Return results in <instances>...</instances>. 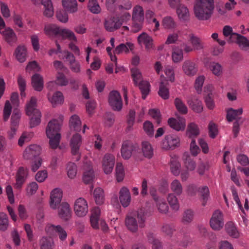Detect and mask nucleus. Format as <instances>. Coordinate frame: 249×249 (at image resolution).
<instances>
[{"label":"nucleus","mask_w":249,"mask_h":249,"mask_svg":"<svg viewBox=\"0 0 249 249\" xmlns=\"http://www.w3.org/2000/svg\"><path fill=\"white\" fill-rule=\"evenodd\" d=\"M63 116H59V120L53 119L50 121L47 126L46 133L49 139V145L52 149H55L59 146L61 134L59 131L62 124Z\"/></svg>","instance_id":"f257e3e1"},{"label":"nucleus","mask_w":249,"mask_h":249,"mask_svg":"<svg viewBox=\"0 0 249 249\" xmlns=\"http://www.w3.org/2000/svg\"><path fill=\"white\" fill-rule=\"evenodd\" d=\"M44 31L47 35H50L53 33L55 36L60 35L62 36V39H67L75 42L77 41V38L73 32L67 28L61 29L55 24L45 26Z\"/></svg>","instance_id":"f03ea898"},{"label":"nucleus","mask_w":249,"mask_h":249,"mask_svg":"<svg viewBox=\"0 0 249 249\" xmlns=\"http://www.w3.org/2000/svg\"><path fill=\"white\" fill-rule=\"evenodd\" d=\"M36 99L32 97L30 102L27 104L26 113L30 118V127H34L40 123L41 112L36 108Z\"/></svg>","instance_id":"7ed1b4c3"},{"label":"nucleus","mask_w":249,"mask_h":249,"mask_svg":"<svg viewBox=\"0 0 249 249\" xmlns=\"http://www.w3.org/2000/svg\"><path fill=\"white\" fill-rule=\"evenodd\" d=\"M214 9V0H196L194 12L196 16H209Z\"/></svg>","instance_id":"20e7f679"},{"label":"nucleus","mask_w":249,"mask_h":249,"mask_svg":"<svg viewBox=\"0 0 249 249\" xmlns=\"http://www.w3.org/2000/svg\"><path fill=\"white\" fill-rule=\"evenodd\" d=\"M140 149L137 143H133L129 141H124L122 146L121 154L125 160L129 159L133 154L136 155L137 152H139Z\"/></svg>","instance_id":"39448f33"},{"label":"nucleus","mask_w":249,"mask_h":249,"mask_svg":"<svg viewBox=\"0 0 249 249\" xmlns=\"http://www.w3.org/2000/svg\"><path fill=\"white\" fill-rule=\"evenodd\" d=\"M108 101L113 110L119 111L122 109L123 101L121 95L118 91L112 90L110 92Z\"/></svg>","instance_id":"423d86ee"},{"label":"nucleus","mask_w":249,"mask_h":249,"mask_svg":"<svg viewBox=\"0 0 249 249\" xmlns=\"http://www.w3.org/2000/svg\"><path fill=\"white\" fill-rule=\"evenodd\" d=\"M121 17H108L105 19L104 26L108 32H113L119 29L123 24V19Z\"/></svg>","instance_id":"0eeeda50"},{"label":"nucleus","mask_w":249,"mask_h":249,"mask_svg":"<svg viewBox=\"0 0 249 249\" xmlns=\"http://www.w3.org/2000/svg\"><path fill=\"white\" fill-rule=\"evenodd\" d=\"M180 144L179 138L175 135H168L165 136L162 141L161 147L166 150H173Z\"/></svg>","instance_id":"6e6552de"},{"label":"nucleus","mask_w":249,"mask_h":249,"mask_svg":"<svg viewBox=\"0 0 249 249\" xmlns=\"http://www.w3.org/2000/svg\"><path fill=\"white\" fill-rule=\"evenodd\" d=\"M82 142L81 136L80 134L76 133L74 135L71 141L70 145L71 147V152L73 156H75V160L78 161L81 158L79 153V148Z\"/></svg>","instance_id":"1a4fd4ad"},{"label":"nucleus","mask_w":249,"mask_h":249,"mask_svg":"<svg viewBox=\"0 0 249 249\" xmlns=\"http://www.w3.org/2000/svg\"><path fill=\"white\" fill-rule=\"evenodd\" d=\"M211 228L215 231H219L224 226V221L222 212L217 210L213 213L210 221Z\"/></svg>","instance_id":"9d476101"},{"label":"nucleus","mask_w":249,"mask_h":249,"mask_svg":"<svg viewBox=\"0 0 249 249\" xmlns=\"http://www.w3.org/2000/svg\"><path fill=\"white\" fill-rule=\"evenodd\" d=\"M41 147L36 144L30 145L26 148L23 153V158L25 160H33L36 158H40L39 155L41 153Z\"/></svg>","instance_id":"9b49d317"},{"label":"nucleus","mask_w":249,"mask_h":249,"mask_svg":"<svg viewBox=\"0 0 249 249\" xmlns=\"http://www.w3.org/2000/svg\"><path fill=\"white\" fill-rule=\"evenodd\" d=\"M74 211L78 216L86 215L88 212V204L86 200L82 197L78 198L74 204Z\"/></svg>","instance_id":"f8f14e48"},{"label":"nucleus","mask_w":249,"mask_h":249,"mask_svg":"<svg viewBox=\"0 0 249 249\" xmlns=\"http://www.w3.org/2000/svg\"><path fill=\"white\" fill-rule=\"evenodd\" d=\"M186 102L190 108L195 112L200 113L203 111L202 102L195 96L187 97Z\"/></svg>","instance_id":"ddd939ff"},{"label":"nucleus","mask_w":249,"mask_h":249,"mask_svg":"<svg viewBox=\"0 0 249 249\" xmlns=\"http://www.w3.org/2000/svg\"><path fill=\"white\" fill-rule=\"evenodd\" d=\"M57 207L58 215L60 219L64 221H67L71 218V211L68 203L62 202Z\"/></svg>","instance_id":"4468645a"},{"label":"nucleus","mask_w":249,"mask_h":249,"mask_svg":"<svg viewBox=\"0 0 249 249\" xmlns=\"http://www.w3.org/2000/svg\"><path fill=\"white\" fill-rule=\"evenodd\" d=\"M115 164V158L111 154H106L103 159L102 165L104 172L109 174L112 171Z\"/></svg>","instance_id":"2eb2a0df"},{"label":"nucleus","mask_w":249,"mask_h":249,"mask_svg":"<svg viewBox=\"0 0 249 249\" xmlns=\"http://www.w3.org/2000/svg\"><path fill=\"white\" fill-rule=\"evenodd\" d=\"M62 198V192L61 189L55 188L53 189L50 196V205L51 208L56 209L57 206L60 204V203Z\"/></svg>","instance_id":"dca6fc26"},{"label":"nucleus","mask_w":249,"mask_h":249,"mask_svg":"<svg viewBox=\"0 0 249 249\" xmlns=\"http://www.w3.org/2000/svg\"><path fill=\"white\" fill-rule=\"evenodd\" d=\"M28 175V169L23 167H19L16 175V183L15 185L17 188H20L25 182Z\"/></svg>","instance_id":"f3484780"},{"label":"nucleus","mask_w":249,"mask_h":249,"mask_svg":"<svg viewBox=\"0 0 249 249\" xmlns=\"http://www.w3.org/2000/svg\"><path fill=\"white\" fill-rule=\"evenodd\" d=\"M151 210L146 208H142L137 212V216L139 220V227L141 228L145 227L146 219L151 216Z\"/></svg>","instance_id":"a211bd4d"},{"label":"nucleus","mask_w":249,"mask_h":249,"mask_svg":"<svg viewBox=\"0 0 249 249\" xmlns=\"http://www.w3.org/2000/svg\"><path fill=\"white\" fill-rule=\"evenodd\" d=\"M119 200L124 207H127L131 201V196L129 189L126 187H122L119 191Z\"/></svg>","instance_id":"6ab92c4d"},{"label":"nucleus","mask_w":249,"mask_h":249,"mask_svg":"<svg viewBox=\"0 0 249 249\" xmlns=\"http://www.w3.org/2000/svg\"><path fill=\"white\" fill-rule=\"evenodd\" d=\"M31 86L34 89L37 91H41L44 88L43 77L38 73H35L31 78Z\"/></svg>","instance_id":"aec40b11"},{"label":"nucleus","mask_w":249,"mask_h":249,"mask_svg":"<svg viewBox=\"0 0 249 249\" xmlns=\"http://www.w3.org/2000/svg\"><path fill=\"white\" fill-rule=\"evenodd\" d=\"M168 123L170 126L177 131L184 130L185 128V120L183 118L176 119L171 118L168 119Z\"/></svg>","instance_id":"412c9836"},{"label":"nucleus","mask_w":249,"mask_h":249,"mask_svg":"<svg viewBox=\"0 0 249 249\" xmlns=\"http://www.w3.org/2000/svg\"><path fill=\"white\" fill-rule=\"evenodd\" d=\"M125 225L128 230L132 233H136L138 231L139 224L136 219L132 215L126 216Z\"/></svg>","instance_id":"4be33fe9"},{"label":"nucleus","mask_w":249,"mask_h":249,"mask_svg":"<svg viewBox=\"0 0 249 249\" xmlns=\"http://www.w3.org/2000/svg\"><path fill=\"white\" fill-rule=\"evenodd\" d=\"M182 160L184 167L188 171H194L196 167V162L191 158L188 152H185L183 154Z\"/></svg>","instance_id":"5701e85b"},{"label":"nucleus","mask_w":249,"mask_h":249,"mask_svg":"<svg viewBox=\"0 0 249 249\" xmlns=\"http://www.w3.org/2000/svg\"><path fill=\"white\" fill-rule=\"evenodd\" d=\"M62 4L64 10L70 13H73L78 10L76 0H62Z\"/></svg>","instance_id":"b1692460"},{"label":"nucleus","mask_w":249,"mask_h":249,"mask_svg":"<svg viewBox=\"0 0 249 249\" xmlns=\"http://www.w3.org/2000/svg\"><path fill=\"white\" fill-rule=\"evenodd\" d=\"M182 69L184 73L189 76L194 75L197 72L195 63L190 60H186L183 63Z\"/></svg>","instance_id":"393cba45"},{"label":"nucleus","mask_w":249,"mask_h":249,"mask_svg":"<svg viewBox=\"0 0 249 249\" xmlns=\"http://www.w3.org/2000/svg\"><path fill=\"white\" fill-rule=\"evenodd\" d=\"M118 0H107L106 5L107 9L109 11H113L118 10L122 11L124 9L128 10L130 9L131 4L129 2L125 7L122 5H119L118 7H116L115 5Z\"/></svg>","instance_id":"a878e982"},{"label":"nucleus","mask_w":249,"mask_h":249,"mask_svg":"<svg viewBox=\"0 0 249 249\" xmlns=\"http://www.w3.org/2000/svg\"><path fill=\"white\" fill-rule=\"evenodd\" d=\"M243 111L242 107L238 109H234L232 108L228 109L226 115L227 121L229 122H231L234 120L237 121L239 118H242L241 117H239V116L243 113Z\"/></svg>","instance_id":"bb28decb"},{"label":"nucleus","mask_w":249,"mask_h":249,"mask_svg":"<svg viewBox=\"0 0 249 249\" xmlns=\"http://www.w3.org/2000/svg\"><path fill=\"white\" fill-rule=\"evenodd\" d=\"M168 82L167 80H162L160 82L158 94L164 100L169 98V91L167 88Z\"/></svg>","instance_id":"cd10ccee"},{"label":"nucleus","mask_w":249,"mask_h":249,"mask_svg":"<svg viewBox=\"0 0 249 249\" xmlns=\"http://www.w3.org/2000/svg\"><path fill=\"white\" fill-rule=\"evenodd\" d=\"M138 41L139 43L143 42L145 45L146 49L148 50L151 49L153 47V40L145 33H142L138 37Z\"/></svg>","instance_id":"c85d7f7f"},{"label":"nucleus","mask_w":249,"mask_h":249,"mask_svg":"<svg viewBox=\"0 0 249 249\" xmlns=\"http://www.w3.org/2000/svg\"><path fill=\"white\" fill-rule=\"evenodd\" d=\"M49 100L51 102L53 107L58 105H62L64 102V96L60 91L55 92L51 98L48 97Z\"/></svg>","instance_id":"c756f323"},{"label":"nucleus","mask_w":249,"mask_h":249,"mask_svg":"<svg viewBox=\"0 0 249 249\" xmlns=\"http://www.w3.org/2000/svg\"><path fill=\"white\" fill-rule=\"evenodd\" d=\"M141 150L143 155L148 159L151 158L153 155V149L150 143L148 142L145 141L142 142V149L139 151V153H140Z\"/></svg>","instance_id":"7c9ffc66"},{"label":"nucleus","mask_w":249,"mask_h":249,"mask_svg":"<svg viewBox=\"0 0 249 249\" xmlns=\"http://www.w3.org/2000/svg\"><path fill=\"white\" fill-rule=\"evenodd\" d=\"M0 33L3 35L5 41L8 43L13 42L16 40V35L10 28L1 31Z\"/></svg>","instance_id":"2f4dec72"},{"label":"nucleus","mask_w":249,"mask_h":249,"mask_svg":"<svg viewBox=\"0 0 249 249\" xmlns=\"http://www.w3.org/2000/svg\"><path fill=\"white\" fill-rule=\"evenodd\" d=\"M70 127L75 131H80L81 128V122L76 115H72L70 119Z\"/></svg>","instance_id":"473e14b6"},{"label":"nucleus","mask_w":249,"mask_h":249,"mask_svg":"<svg viewBox=\"0 0 249 249\" xmlns=\"http://www.w3.org/2000/svg\"><path fill=\"white\" fill-rule=\"evenodd\" d=\"M132 31L137 33L142 29L144 17H132Z\"/></svg>","instance_id":"72a5a7b5"},{"label":"nucleus","mask_w":249,"mask_h":249,"mask_svg":"<svg viewBox=\"0 0 249 249\" xmlns=\"http://www.w3.org/2000/svg\"><path fill=\"white\" fill-rule=\"evenodd\" d=\"M174 105L178 111L181 114L184 115L188 113V108L180 98H176L174 100Z\"/></svg>","instance_id":"f704fd0d"},{"label":"nucleus","mask_w":249,"mask_h":249,"mask_svg":"<svg viewBox=\"0 0 249 249\" xmlns=\"http://www.w3.org/2000/svg\"><path fill=\"white\" fill-rule=\"evenodd\" d=\"M187 132L189 137L193 138L197 137L199 134V129L196 124L191 123L187 126Z\"/></svg>","instance_id":"c9c22d12"},{"label":"nucleus","mask_w":249,"mask_h":249,"mask_svg":"<svg viewBox=\"0 0 249 249\" xmlns=\"http://www.w3.org/2000/svg\"><path fill=\"white\" fill-rule=\"evenodd\" d=\"M225 229L230 236L235 238L239 236V233L232 222H227L225 225Z\"/></svg>","instance_id":"e433bc0d"},{"label":"nucleus","mask_w":249,"mask_h":249,"mask_svg":"<svg viewBox=\"0 0 249 249\" xmlns=\"http://www.w3.org/2000/svg\"><path fill=\"white\" fill-rule=\"evenodd\" d=\"M138 86L142 94V98L145 99L150 92V85L147 81H141Z\"/></svg>","instance_id":"4c0bfd02"},{"label":"nucleus","mask_w":249,"mask_h":249,"mask_svg":"<svg viewBox=\"0 0 249 249\" xmlns=\"http://www.w3.org/2000/svg\"><path fill=\"white\" fill-rule=\"evenodd\" d=\"M190 41L195 50H200L203 49V43L201 39L195 36L194 34L190 35Z\"/></svg>","instance_id":"58836bf2"},{"label":"nucleus","mask_w":249,"mask_h":249,"mask_svg":"<svg viewBox=\"0 0 249 249\" xmlns=\"http://www.w3.org/2000/svg\"><path fill=\"white\" fill-rule=\"evenodd\" d=\"M26 49L24 46H18L15 51L17 59L20 63L24 62L26 60Z\"/></svg>","instance_id":"ea45409f"},{"label":"nucleus","mask_w":249,"mask_h":249,"mask_svg":"<svg viewBox=\"0 0 249 249\" xmlns=\"http://www.w3.org/2000/svg\"><path fill=\"white\" fill-rule=\"evenodd\" d=\"M41 4L44 6V14L46 16H53V7L51 0H41Z\"/></svg>","instance_id":"a19ab883"},{"label":"nucleus","mask_w":249,"mask_h":249,"mask_svg":"<svg viewBox=\"0 0 249 249\" xmlns=\"http://www.w3.org/2000/svg\"><path fill=\"white\" fill-rule=\"evenodd\" d=\"M95 201L97 205H102L104 202V195L103 190L101 188L95 189L93 192Z\"/></svg>","instance_id":"79ce46f5"},{"label":"nucleus","mask_w":249,"mask_h":249,"mask_svg":"<svg viewBox=\"0 0 249 249\" xmlns=\"http://www.w3.org/2000/svg\"><path fill=\"white\" fill-rule=\"evenodd\" d=\"M170 168L172 173L175 176L179 175L180 172V164L176 158H172L170 160Z\"/></svg>","instance_id":"37998d69"},{"label":"nucleus","mask_w":249,"mask_h":249,"mask_svg":"<svg viewBox=\"0 0 249 249\" xmlns=\"http://www.w3.org/2000/svg\"><path fill=\"white\" fill-rule=\"evenodd\" d=\"M162 25L165 29H172L177 27V23L172 17H165L162 19Z\"/></svg>","instance_id":"c03bdc74"},{"label":"nucleus","mask_w":249,"mask_h":249,"mask_svg":"<svg viewBox=\"0 0 249 249\" xmlns=\"http://www.w3.org/2000/svg\"><path fill=\"white\" fill-rule=\"evenodd\" d=\"M8 219L7 214L3 212L0 213V230L6 231L8 227Z\"/></svg>","instance_id":"a18cd8bd"},{"label":"nucleus","mask_w":249,"mask_h":249,"mask_svg":"<svg viewBox=\"0 0 249 249\" xmlns=\"http://www.w3.org/2000/svg\"><path fill=\"white\" fill-rule=\"evenodd\" d=\"M21 116V112L18 109H15L13 110L11 116V126L18 127Z\"/></svg>","instance_id":"49530a36"},{"label":"nucleus","mask_w":249,"mask_h":249,"mask_svg":"<svg viewBox=\"0 0 249 249\" xmlns=\"http://www.w3.org/2000/svg\"><path fill=\"white\" fill-rule=\"evenodd\" d=\"M168 201L172 208L177 211L179 209V204L177 197L174 194H169L167 197Z\"/></svg>","instance_id":"de8ad7c7"},{"label":"nucleus","mask_w":249,"mask_h":249,"mask_svg":"<svg viewBox=\"0 0 249 249\" xmlns=\"http://www.w3.org/2000/svg\"><path fill=\"white\" fill-rule=\"evenodd\" d=\"M171 189L177 195H180L182 193V187L180 182L175 179L171 184Z\"/></svg>","instance_id":"09e8293b"},{"label":"nucleus","mask_w":249,"mask_h":249,"mask_svg":"<svg viewBox=\"0 0 249 249\" xmlns=\"http://www.w3.org/2000/svg\"><path fill=\"white\" fill-rule=\"evenodd\" d=\"M198 192L200 193L201 197L203 199L202 205L205 206L208 198L209 196V190L207 186H204L202 187H199L198 189Z\"/></svg>","instance_id":"8fccbe9b"},{"label":"nucleus","mask_w":249,"mask_h":249,"mask_svg":"<svg viewBox=\"0 0 249 249\" xmlns=\"http://www.w3.org/2000/svg\"><path fill=\"white\" fill-rule=\"evenodd\" d=\"M88 7L89 10L94 14H98L101 11V8L97 1H89Z\"/></svg>","instance_id":"3c124183"},{"label":"nucleus","mask_w":249,"mask_h":249,"mask_svg":"<svg viewBox=\"0 0 249 249\" xmlns=\"http://www.w3.org/2000/svg\"><path fill=\"white\" fill-rule=\"evenodd\" d=\"M172 56L174 62L178 63L181 61L183 58L182 50L179 48L175 49L172 53Z\"/></svg>","instance_id":"603ef678"},{"label":"nucleus","mask_w":249,"mask_h":249,"mask_svg":"<svg viewBox=\"0 0 249 249\" xmlns=\"http://www.w3.org/2000/svg\"><path fill=\"white\" fill-rule=\"evenodd\" d=\"M194 212L191 209H187L184 211L182 216V222L184 223H189L194 219Z\"/></svg>","instance_id":"864d4df0"},{"label":"nucleus","mask_w":249,"mask_h":249,"mask_svg":"<svg viewBox=\"0 0 249 249\" xmlns=\"http://www.w3.org/2000/svg\"><path fill=\"white\" fill-rule=\"evenodd\" d=\"M116 175L117 180L122 181L124 176V167L122 163H117L116 166Z\"/></svg>","instance_id":"5fc2aeb1"},{"label":"nucleus","mask_w":249,"mask_h":249,"mask_svg":"<svg viewBox=\"0 0 249 249\" xmlns=\"http://www.w3.org/2000/svg\"><path fill=\"white\" fill-rule=\"evenodd\" d=\"M94 178V172L91 168H89V170L84 172L83 180L85 183L89 184L91 183Z\"/></svg>","instance_id":"6e6d98bb"},{"label":"nucleus","mask_w":249,"mask_h":249,"mask_svg":"<svg viewBox=\"0 0 249 249\" xmlns=\"http://www.w3.org/2000/svg\"><path fill=\"white\" fill-rule=\"evenodd\" d=\"M55 83L60 86H65L68 84V80L66 78L64 73L58 72L56 75Z\"/></svg>","instance_id":"4d7b16f0"},{"label":"nucleus","mask_w":249,"mask_h":249,"mask_svg":"<svg viewBox=\"0 0 249 249\" xmlns=\"http://www.w3.org/2000/svg\"><path fill=\"white\" fill-rule=\"evenodd\" d=\"M132 76L135 85H137L138 82L142 80V75L140 71L136 68H132L131 70Z\"/></svg>","instance_id":"13d9d810"},{"label":"nucleus","mask_w":249,"mask_h":249,"mask_svg":"<svg viewBox=\"0 0 249 249\" xmlns=\"http://www.w3.org/2000/svg\"><path fill=\"white\" fill-rule=\"evenodd\" d=\"M68 176L71 178H74L77 173V167L73 162H70L67 165Z\"/></svg>","instance_id":"bf43d9fd"},{"label":"nucleus","mask_w":249,"mask_h":249,"mask_svg":"<svg viewBox=\"0 0 249 249\" xmlns=\"http://www.w3.org/2000/svg\"><path fill=\"white\" fill-rule=\"evenodd\" d=\"M209 68L213 73L215 75H220L222 73L221 66L218 63L211 62Z\"/></svg>","instance_id":"052dcab7"},{"label":"nucleus","mask_w":249,"mask_h":249,"mask_svg":"<svg viewBox=\"0 0 249 249\" xmlns=\"http://www.w3.org/2000/svg\"><path fill=\"white\" fill-rule=\"evenodd\" d=\"M115 117L113 113L111 112H107L105 115L106 125L109 127L112 126L115 122Z\"/></svg>","instance_id":"680f3d73"},{"label":"nucleus","mask_w":249,"mask_h":249,"mask_svg":"<svg viewBox=\"0 0 249 249\" xmlns=\"http://www.w3.org/2000/svg\"><path fill=\"white\" fill-rule=\"evenodd\" d=\"M239 38L237 42L239 46L243 50L249 49V41L247 38L241 35L239 36Z\"/></svg>","instance_id":"e2e57ef3"},{"label":"nucleus","mask_w":249,"mask_h":249,"mask_svg":"<svg viewBox=\"0 0 249 249\" xmlns=\"http://www.w3.org/2000/svg\"><path fill=\"white\" fill-rule=\"evenodd\" d=\"M208 129L209 136L212 139L215 138L218 133L217 126L213 122H210L209 124Z\"/></svg>","instance_id":"0e129e2a"},{"label":"nucleus","mask_w":249,"mask_h":249,"mask_svg":"<svg viewBox=\"0 0 249 249\" xmlns=\"http://www.w3.org/2000/svg\"><path fill=\"white\" fill-rule=\"evenodd\" d=\"M12 107L9 101H6L3 109V120L7 121L11 113Z\"/></svg>","instance_id":"69168bd1"},{"label":"nucleus","mask_w":249,"mask_h":249,"mask_svg":"<svg viewBox=\"0 0 249 249\" xmlns=\"http://www.w3.org/2000/svg\"><path fill=\"white\" fill-rule=\"evenodd\" d=\"M244 120L242 118H239L237 121L233 123L232 131L234 137L236 138L240 130V125L244 122Z\"/></svg>","instance_id":"338daca9"},{"label":"nucleus","mask_w":249,"mask_h":249,"mask_svg":"<svg viewBox=\"0 0 249 249\" xmlns=\"http://www.w3.org/2000/svg\"><path fill=\"white\" fill-rule=\"evenodd\" d=\"M40 249H52L51 240L45 237H43L40 240Z\"/></svg>","instance_id":"774afa93"}]
</instances>
